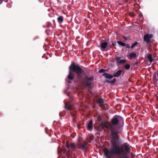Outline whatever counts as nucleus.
<instances>
[{
    "instance_id": "f257e3e1",
    "label": "nucleus",
    "mask_w": 158,
    "mask_h": 158,
    "mask_svg": "<svg viewBox=\"0 0 158 158\" xmlns=\"http://www.w3.org/2000/svg\"><path fill=\"white\" fill-rule=\"evenodd\" d=\"M123 121V118L118 115L115 116L112 119L110 124V127L113 138L110 141L111 146L109 149L105 148L103 150L104 155L107 158L111 157L114 155L118 156L117 158H129L127 152H130V148L129 145L125 143L123 146H119L120 141L118 139H116L114 135L118 133L116 128V125Z\"/></svg>"
},
{
    "instance_id": "f03ea898",
    "label": "nucleus",
    "mask_w": 158,
    "mask_h": 158,
    "mask_svg": "<svg viewBox=\"0 0 158 158\" xmlns=\"http://www.w3.org/2000/svg\"><path fill=\"white\" fill-rule=\"evenodd\" d=\"M75 146L76 145L73 143H71L69 145H66V147L68 149V152H65V153L68 156V158H76V156L74 154L72 155L71 157L69 156V155L70 152H72Z\"/></svg>"
},
{
    "instance_id": "7ed1b4c3",
    "label": "nucleus",
    "mask_w": 158,
    "mask_h": 158,
    "mask_svg": "<svg viewBox=\"0 0 158 158\" xmlns=\"http://www.w3.org/2000/svg\"><path fill=\"white\" fill-rule=\"evenodd\" d=\"M69 69L72 72L74 71L75 72L78 76L82 77V71L79 66L77 65H73L70 66Z\"/></svg>"
},
{
    "instance_id": "20e7f679",
    "label": "nucleus",
    "mask_w": 158,
    "mask_h": 158,
    "mask_svg": "<svg viewBox=\"0 0 158 158\" xmlns=\"http://www.w3.org/2000/svg\"><path fill=\"white\" fill-rule=\"evenodd\" d=\"M153 35L152 34H147L144 35L143 39L147 44H148L150 43L151 39Z\"/></svg>"
},
{
    "instance_id": "39448f33",
    "label": "nucleus",
    "mask_w": 158,
    "mask_h": 158,
    "mask_svg": "<svg viewBox=\"0 0 158 158\" xmlns=\"http://www.w3.org/2000/svg\"><path fill=\"white\" fill-rule=\"evenodd\" d=\"M101 48L102 49V50L104 51V49L106 48L107 46L108 43L106 42L101 41L100 43Z\"/></svg>"
},
{
    "instance_id": "423d86ee",
    "label": "nucleus",
    "mask_w": 158,
    "mask_h": 158,
    "mask_svg": "<svg viewBox=\"0 0 158 158\" xmlns=\"http://www.w3.org/2000/svg\"><path fill=\"white\" fill-rule=\"evenodd\" d=\"M68 78L69 80H72L74 78L72 72L69 69V73L68 76Z\"/></svg>"
},
{
    "instance_id": "0eeeda50",
    "label": "nucleus",
    "mask_w": 158,
    "mask_h": 158,
    "mask_svg": "<svg viewBox=\"0 0 158 158\" xmlns=\"http://www.w3.org/2000/svg\"><path fill=\"white\" fill-rule=\"evenodd\" d=\"M103 75L105 76L106 78L107 79H112L113 77V75H109L106 73H103Z\"/></svg>"
},
{
    "instance_id": "6e6552de",
    "label": "nucleus",
    "mask_w": 158,
    "mask_h": 158,
    "mask_svg": "<svg viewBox=\"0 0 158 158\" xmlns=\"http://www.w3.org/2000/svg\"><path fill=\"white\" fill-rule=\"evenodd\" d=\"M122 73V71L121 70H119L117 71L116 73H115L113 75V77H117L119 76Z\"/></svg>"
},
{
    "instance_id": "1a4fd4ad",
    "label": "nucleus",
    "mask_w": 158,
    "mask_h": 158,
    "mask_svg": "<svg viewBox=\"0 0 158 158\" xmlns=\"http://www.w3.org/2000/svg\"><path fill=\"white\" fill-rule=\"evenodd\" d=\"M92 121L90 120L88 123L87 125V128L89 130H91L92 128Z\"/></svg>"
},
{
    "instance_id": "9d476101",
    "label": "nucleus",
    "mask_w": 158,
    "mask_h": 158,
    "mask_svg": "<svg viewBox=\"0 0 158 158\" xmlns=\"http://www.w3.org/2000/svg\"><path fill=\"white\" fill-rule=\"evenodd\" d=\"M136 55V53L133 52L129 55L128 58L130 60H131L132 59L135 57Z\"/></svg>"
},
{
    "instance_id": "9b49d317",
    "label": "nucleus",
    "mask_w": 158,
    "mask_h": 158,
    "mask_svg": "<svg viewBox=\"0 0 158 158\" xmlns=\"http://www.w3.org/2000/svg\"><path fill=\"white\" fill-rule=\"evenodd\" d=\"M78 149H80L82 150H86L87 149L86 144L85 143L83 144L80 148H77Z\"/></svg>"
},
{
    "instance_id": "f8f14e48",
    "label": "nucleus",
    "mask_w": 158,
    "mask_h": 158,
    "mask_svg": "<svg viewBox=\"0 0 158 158\" xmlns=\"http://www.w3.org/2000/svg\"><path fill=\"white\" fill-rule=\"evenodd\" d=\"M148 59L149 60L150 62L151 63L152 62L153 59L151 54H149L147 56Z\"/></svg>"
},
{
    "instance_id": "ddd939ff",
    "label": "nucleus",
    "mask_w": 158,
    "mask_h": 158,
    "mask_svg": "<svg viewBox=\"0 0 158 158\" xmlns=\"http://www.w3.org/2000/svg\"><path fill=\"white\" fill-rule=\"evenodd\" d=\"M118 44L120 45H121L123 46H124L126 45L125 43H123L121 41H118L117 42Z\"/></svg>"
},
{
    "instance_id": "4468645a",
    "label": "nucleus",
    "mask_w": 158,
    "mask_h": 158,
    "mask_svg": "<svg viewBox=\"0 0 158 158\" xmlns=\"http://www.w3.org/2000/svg\"><path fill=\"white\" fill-rule=\"evenodd\" d=\"M97 102H98V103H99L101 105L103 104L104 103L103 101V100L102 99H101V98H100L98 100Z\"/></svg>"
},
{
    "instance_id": "2eb2a0df",
    "label": "nucleus",
    "mask_w": 158,
    "mask_h": 158,
    "mask_svg": "<svg viewBox=\"0 0 158 158\" xmlns=\"http://www.w3.org/2000/svg\"><path fill=\"white\" fill-rule=\"evenodd\" d=\"M65 108L67 110H70L71 109V107L70 106H67V105L65 104Z\"/></svg>"
},
{
    "instance_id": "dca6fc26",
    "label": "nucleus",
    "mask_w": 158,
    "mask_h": 158,
    "mask_svg": "<svg viewBox=\"0 0 158 158\" xmlns=\"http://www.w3.org/2000/svg\"><path fill=\"white\" fill-rule=\"evenodd\" d=\"M130 68V66L129 64H127L125 66V68L127 69H129Z\"/></svg>"
},
{
    "instance_id": "f3484780",
    "label": "nucleus",
    "mask_w": 158,
    "mask_h": 158,
    "mask_svg": "<svg viewBox=\"0 0 158 158\" xmlns=\"http://www.w3.org/2000/svg\"><path fill=\"white\" fill-rule=\"evenodd\" d=\"M126 61L125 60L123 59V60H120L119 61L118 63L119 64H121V63H123L126 62Z\"/></svg>"
},
{
    "instance_id": "a211bd4d",
    "label": "nucleus",
    "mask_w": 158,
    "mask_h": 158,
    "mask_svg": "<svg viewBox=\"0 0 158 158\" xmlns=\"http://www.w3.org/2000/svg\"><path fill=\"white\" fill-rule=\"evenodd\" d=\"M57 19L58 21L62 22L63 20V18L62 16H60Z\"/></svg>"
},
{
    "instance_id": "6ab92c4d",
    "label": "nucleus",
    "mask_w": 158,
    "mask_h": 158,
    "mask_svg": "<svg viewBox=\"0 0 158 158\" xmlns=\"http://www.w3.org/2000/svg\"><path fill=\"white\" fill-rule=\"evenodd\" d=\"M138 44V43L137 42H135L132 45H131V48H133L137 44Z\"/></svg>"
},
{
    "instance_id": "aec40b11",
    "label": "nucleus",
    "mask_w": 158,
    "mask_h": 158,
    "mask_svg": "<svg viewBox=\"0 0 158 158\" xmlns=\"http://www.w3.org/2000/svg\"><path fill=\"white\" fill-rule=\"evenodd\" d=\"M93 79V78L92 77H87L86 78V80L88 81H91Z\"/></svg>"
},
{
    "instance_id": "412c9836",
    "label": "nucleus",
    "mask_w": 158,
    "mask_h": 158,
    "mask_svg": "<svg viewBox=\"0 0 158 158\" xmlns=\"http://www.w3.org/2000/svg\"><path fill=\"white\" fill-rule=\"evenodd\" d=\"M120 57H119L117 56L115 57V60L117 61V63H118L119 62V61L120 60Z\"/></svg>"
},
{
    "instance_id": "4be33fe9",
    "label": "nucleus",
    "mask_w": 158,
    "mask_h": 158,
    "mask_svg": "<svg viewBox=\"0 0 158 158\" xmlns=\"http://www.w3.org/2000/svg\"><path fill=\"white\" fill-rule=\"evenodd\" d=\"M105 70L103 69H101L99 71V72L100 73H104L105 71Z\"/></svg>"
},
{
    "instance_id": "5701e85b",
    "label": "nucleus",
    "mask_w": 158,
    "mask_h": 158,
    "mask_svg": "<svg viewBox=\"0 0 158 158\" xmlns=\"http://www.w3.org/2000/svg\"><path fill=\"white\" fill-rule=\"evenodd\" d=\"M115 81V80H114V81H107V82H110V83H114V81Z\"/></svg>"
},
{
    "instance_id": "b1692460",
    "label": "nucleus",
    "mask_w": 158,
    "mask_h": 158,
    "mask_svg": "<svg viewBox=\"0 0 158 158\" xmlns=\"http://www.w3.org/2000/svg\"><path fill=\"white\" fill-rule=\"evenodd\" d=\"M126 46L127 48H129L130 47V45L128 44H127Z\"/></svg>"
},
{
    "instance_id": "393cba45",
    "label": "nucleus",
    "mask_w": 158,
    "mask_h": 158,
    "mask_svg": "<svg viewBox=\"0 0 158 158\" xmlns=\"http://www.w3.org/2000/svg\"><path fill=\"white\" fill-rule=\"evenodd\" d=\"M3 2L2 0H0V4H1Z\"/></svg>"
},
{
    "instance_id": "a878e982",
    "label": "nucleus",
    "mask_w": 158,
    "mask_h": 158,
    "mask_svg": "<svg viewBox=\"0 0 158 158\" xmlns=\"http://www.w3.org/2000/svg\"><path fill=\"white\" fill-rule=\"evenodd\" d=\"M87 85H88V86H89L90 85V84L88 82L87 83Z\"/></svg>"
},
{
    "instance_id": "bb28decb",
    "label": "nucleus",
    "mask_w": 158,
    "mask_h": 158,
    "mask_svg": "<svg viewBox=\"0 0 158 158\" xmlns=\"http://www.w3.org/2000/svg\"><path fill=\"white\" fill-rule=\"evenodd\" d=\"M123 38H124V39H125V40H127V39H126V37H123Z\"/></svg>"
}]
</instances>
